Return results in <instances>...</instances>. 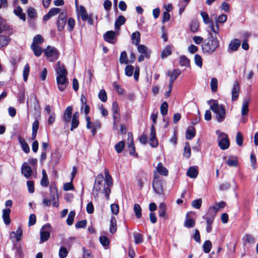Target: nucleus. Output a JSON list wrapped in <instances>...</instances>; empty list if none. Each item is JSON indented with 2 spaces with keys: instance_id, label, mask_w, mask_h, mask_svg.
<instances>
[{
  "instance_id": "39448f33",
  "label": "nucleus",
  "mask_w": 258,
  "mask_h": 258,
  "mask_svg": "<svg viewBox=\"0 0 258 258\" xmlns=\"http://www.w3.org/2000/svg\"><path fill=\"white\" fill-rule=\"evenodd\" d=\"M219 46V41L217 37L212 34L210 37L206 39L202 45V50L204 52L211 54Z\"/></svg>"
},
{
  "instance_id": "423d86ee",
  "label": "nucleus",
  "mask_w": 258,
  "mask_h": 258,
  "mask_svg": "<svg viewBox=\"0 0 258 258\" xmlns=\"http://www.w3.org/2000/svg\"><path fill=\"white\" fill-rule=\"evenodd\" d=\"M216 134L218 135V146L221 149L224 150L228 149L230 146V142L227 134L217 131Z\"/></svg>"
},
{
  "instance_id": "7ed1b4c3",
  "label": "nucleus",
  "mask_w": 258,
  "mask_h": 258,
  "mask_svg": "<svg viewBox=\"0 0 258 258\" xmlns=\"http://www.w3.org/2000/svg\"><path fill=\"white\" fill-rule=\"evenodd\" d=\"M226 206V203L222 201L219 203H216L215 205L212 207H211L208 209L207 214L203 217V218L206 220L207 223L206 231L208 233H210L212 231V225L215 219L216 213L217 211L225 207Z\"/></svg>"
},
{
  "instance_id": "0e129e2a",
  "label": "nucleus",
  "mask_w": 258,
  "mask_h": 258,
  "mask_svg": "<svg viewBox=\"0 0 258 258\" xmlns=\"http://www.w3.org/2000/svg\"><path fill=\"white\" fill-rule=\"evenodd\" d=\"M202 200L201 199L195 200L193 201L191 203V206L196 208V209H199L202 205Z\"/></svg>"
},
{
  "instance_id": "9b49d317",
  "label": "nucleus",
  "mask_w": 258,
  "mask_h": 258,
  "mask_svg": "<svg viewBox=\"0 0 258 258\" xmlns=\"http://www.w3.org/2000/svg\"><path fill=\"white\" fill-rule=\"evenodd\" d=\"M67 19V17L66 14L64 13H61L59 14L57 21L58 30L61 31L63 29L66 24Z\"/></svg>"
},
{
  "instance_id": "393cba45",
  "label": "nucleus",
  "mask_w": 258,
  "mask_h": 258,
  "mask_svg": "<svg viewBox=\"0 0 258 258\" xmlns=\"http://www.w3.org/2000/svg\"><path fill=\"white\" fill-rule=\"evenodd\" d=\"M156 171L160 174L164 176H167L168 173V170L163 166L161 162L158 164L156 167Z\"/></svg>"
},
{
  "instance_id": "5701e85b",
  "label": "nucleus",
  "mask_w": 258,
  "mask_h": 258,
  "mask_svg": "<svg viewBox=\"0 0 258 258\" xmlns=\"http://www.w3.org/2000/svg\"><path fill=\"white\" fill-rule=\"evenodd\" d=\"M138 51L143 54H144L145 56L149 58L151 52L148 49V48L144 45H138Z\"/></svg>"
},
{
  "instance_id": "a878e982",
  "label": "nucleus",
  "mask_w": 258,
  "mask_h": 258,
  "mask_svg": "<svg viewBox=\"0 0 258 258\" xmlns=\"http://www.w3.org/2000/svg\"><path fill=\"white\" fill-rule=\"evenodd\" d=\"M49 189L50 198L51 201H55L56 199H58L57 187L55 185H51L50 186Z\"/></svg>"
},
{
  "instance_id": "c03bdc74",
  "label": "nucleus",
  "mask_w": 258,
  "mask_h": 258,
  "mask_svg": "<svg viewBox=\"0 0 258 258\" xmlns=\"http://www.w3.org/2000/svg\"><path fill=\"white\" fill-rule=\"evenodd\" d=\"M243 240L244 244L248 243V244H253L254 243V238L251 235H245L243 238Z\"/></svg>"
},
{
  "instance_id": "bb28decb",
  "label": "nucleus",
  "mask_w": 258,
  "mask_h": 258,
  "mask_svg": "<svg viewBox=\"0 0 258 258\" xmlns=\"http://www.w3.org/2000/svg\"><path fill=\"white\" fill-rule=\"evenodd\" d=\"M159 216L164 219H167L166 215V205L164 203L160 204L159 206Z\"/></svg>"
},
{
  "instance_id": "a19ab883",
  "label": "nucleus",
  "mask_w": 258,
  "mask_h": 258,
  "mask_svg": "<svg viewBox=\"0 0 258 258\" xmlns=\"http://www.w3.org/2000/svg\"><path fill=\"white\" fill-rule=\"evenodd\" d=\"M124 146H125L124 142L123 141H120L118 143H117L115 145V149L118 153H120L123 151V150L124 148Z\"/></svg>"
},
{
  "instance_id": "473e14b6",
  "label": "nucleus",
  "mask_w": 258,
  "mask_h": 258,
  "mask_svg": "<svg viewBox=\"0 0 258 258\" xmlns=\"http://www.w3.org/2000/svg\"><path fill=\"white\" fill-rule=\"evenodd\" d=\"M14 12L15 15L19 16L21 20L25 21V15L23 13V10L21 7H17L14 10Z\"/></svg>"
},
{
  "instance_id": "3c124183",
  "label": "nucleus",
  "mask_w": 258,
  "mask_h": 258,
  "mask_svg": "<svg viewBox=\"0 0 258 258\" xmlns=\"http://www.w3.org/2000/svg\"><path fill=\"white\" fill-rule=\"evenodd\" d=\"M204 251L205 253H209L212 248V243L210 240H206L203 245Z\"/></svg>"
},
{
  "instance_id": "a211bd4d",
  "label": "nucleus",
  "mask_w": 258,
  "mask_h": 258,
  "mask_svg": "<svg viewBox=\"0 0 258 258\" xmlns=\"http://www.w3.org/2000/svg\"><path fill=\"white\" fill-rule=\"evenodd\" d=\"M241 41L238 39L232 40L228 45V49L231 51H236L240 45Z\"/></svg>"
},
{
  "instance_id": "aec40b11",
  "label": "nucleus",
  "mask_w": 258,
  "mask_h": 258,
  "mask_svg": "<svg viewBox=\"0 0 258 258\" xmlns=\"http://www.w3.org/2000/svg\"><path fill=\"white\" fill-rule=\"evenodd\" d=\"M72 106L67 107L65 110L62 116L63 120L65 122L68 123L70 122L72 114Z\"/></svg>"
},
{
  "instance_id": "4d7b16f0",
  "label": "nucleus",
  "mask_w": 258,
  "mask_h": 258,
  "mask_svg": "<svg viewBox=\"0 0 258 258\" xmlns=\"http://www.w3.org/2000/svg\"><path fill=\"white\" fill-rule=\"evenodd\" d=\"M194 60L196 64L201 68L203 66L202 57L199 54H197L195 55Z\"/></svg>"
},
{
  "instance_id": "0eeeda50",
  "label": "nucleus",
  "mask_w": 258,
  "mask_h": 258,
  "mask_svg": "<svg viewBox=\"0 0 258 258\" xmlns=\"http://www.w3.org/2000/svg\"><path fill=\"white\" fill-rule=\"evenodd\" d=\"M152 186L154 190L158 195L163 194V187L162 181L160 176L157 174L156 171H154V179L152 182Z\"/></svg>"
},
{
  "instance_id": "774afa93",
  "label": "nucleus",
  "mask_w": 258,
  "mask_h": 258,
  "mask_svg": "<svg viewBox=\"0 0 258 258\" xmlns=\"http://www.w3.org/2000/svg\"><path fill=\"white\" fill-rule=\"evenodd\" d=\"M28 16L31 18H35L36 17V12L35 9L30 8L27 11Z\"/></svg>"
},
{
  "instance_id": "b1692460",
  "label": "nucleus",
  "mask_w": 258,
  "mask_h": 258,
  "mask_svg": "<svg viewBox=\"0 0 258 258\" xmlns=\"http://www.w3.org/2000/svg\"><path fill=\"white\" fill-rule=\"evenodd\" d=\"M18 140L24 152L26 153H29L30 148L25 139L21 137H19Z\"/></svg>"
},
{
  "instance_id": "13d9d810",
  "label": "nucleus",
  "mask_w": 258,
  "mask_h": 258,
  "mask_svg": "<svg viewBox=\"0 0 258 258\" xmlns=\"http://www.w3.org/2000/svg\"><path fill=\"white\" fill-rule=\"evenodd\" d=\"M98 97L102 102H106L107 99V94L103 89L101 90L98 94Z\"/></svg>"
},
{
  "instance_id": "c9c22d12",
  "label": "nucleus",
  "mask_w": 258,
  "mask_h": 258,
  "mask_svg": "<svg viewBox=\"0 0 258 258\" xmlns=\"http://www.w3.org/2000/svg\"><path fill=\"white\" fill-rule=\"evenodd\" d=\"M31 49L33 50L34 54L37 56L41 55L42 52V48L37 45L31 44Z\"/></svg>"
},
{
  "instance_id": "f257e3e1",
  "label": "nucleus",
  "mask_w": 258,
  "mask_h": 258,
  "mask_svg": "<svg viewBox=\"0 0 258 258\" xmlns=\"http://www.w3.org/2000/svg\"><path fill=\"white\" fill-rule=\"evenodd\" d=\"M104 173L105 179L102 174H99L97 176L92 192L95 198H97L102 194L104 195L106 200H108L111 192V187L113 185V181L107 169H105Z\"/></svg>"
},
{
  "instance_id": "f8f14e48",
  "label": "nucleus",
  "mask_w": 258,
  "mask_h": 258,
  "mask_svg": "<svg viewBox=\"0 0 258 258\" xmlns=\"http://www.w3.org/2000/svg\"><path fill=\"white\" fill-rule=\"evenodd\" d=\"M76 7L78 16H80L83 21H87L88 16L87 12L83 6L78 7L77 0L76 1Z\"/></svg>"
},
{
  "instance_id": "f704fd0d",
  "label": "nucleus",
  "mask_w": 258,
  "mask_h": 258,
  "mask_svg": "<svg viewBox=\"0 0 258 258\" xmlns=\"http://www.w3.org/2000/svg\"><path fill=\"white\" fill-rule=\"evenodd\" d=\"M10 41L9 37L0 35V48L8 45Z\"/></svg>"
},
{
  "instance_id": "bf43d9fd",
  "label": "nucleus",
  "mask_w": 258,
  "mask_h": 258,
  "mask_svg": "<svg viewBox=\"0 0 258 258\" xmlns=\"http://www.w3.org/2000/svg\"><path fill=\"white\" fill-rule=\"evenodd\" d=\"M99 240L101 244L104 246H107L109 244V239L105 236H101L99 238Z\"/></svg>"
},
{
  "instance_id": "412c9836",
  "label": "nucleus",
  "mask_w": 258,
  "mask_h": 258,
  "mask_svg": "<svg viewBox=\"0 0 258 258\" xmlns=\"http://www.w3.org/2000/svg\"><path fill=\"white\" fill-rule=\"evenodd\" d=\"M115 36V33L114 31H109L104 34V38L105 41L110 43L114 44L115 43V41H114Z\"/></svg>"
},
{
  "instance_id": "20e7f679",
  "label": "nucleus",
  "mask_w": 258,
  "mask_h": 258,
  "mask_svg": "<svg viewBox=\"0 0 258 258\" xmlns=\"http://www.w3.org/2000/svg\"><path fill=\"white\" fill-rule=\"evenodd\" d=\"M210 105V109L215 113L216 118L219 122L223 121L225 118L226 111L224 105L219 104L217 100L211 99L207 101Z\"/></svg>"
},
{
  "instance_id": "c85d7f7f",
  "label": "nucleus",
  "mask_w": 258,
  "mask_h": 258,
  "mask_svg": "<svg viewBox=\"0 0 258 258\" xmlns=\"http://www.w3.org/2000/svg\"><path fill=\"white\" fill-rule=\"evenodd\" d=\"M117 229L116 221L114 216L111 217L110 221V228L109 231L111 233H114Z\"/></svg>"
},
{
  "instance_id": "052dcab7",
  "label": "nucleus",
  "mask_w": 258,
  "mask_h": 258,
  "mask_svg": "<svg viewBox=\"0 0 258 258\" xmlns=\"http://www.w3.org/2000/svg\"><path fill=\"white\" fill-rule=\"evenodd\" d=\"M180 74V71L178 69L173 70L172 74L170 75V80L172 81H175L178 76Z\"/></svg>"
},
{
  "instance_id": "2f4dec72",
  "label": "nucleus",
  "mask_w": 258,
  "mask_h": 258,
  "mask_svg": "<svg viewBox=\"0 0 258 258\" xmlns=\"http://www.w3.org/2000/svg\"><path fill=\"white\" fill-rule=\"evenodd\" d=\"M125 22V18L123 16H119L115 22V28L119 29L120 26L123 25Z\"/></svg>"
},
{
  "instance_id": "8fccbe9b",
  "label": "nucleus",
  "mask_w": 258,
  "mask_h": 258,
  "mask_svg": "<svg viewBox=\"0 0 258 258\" xmlns=\"http://www.w3.org/2000/svg\"><path fill=\"white\" fill-rule=\"evenodd\" d=\"M210 86L212 92H216L218 89V81L217 79L213 78L211 79Z\"/></svg>"
},
{
  "instance_id": "58836bf2",
  "label": "nucleus",
  "mask_w": 258,
  "mask_h": 258,
  "mask_svg": "<svg viewBox=\"0 0 258 258\" xmlns=\"http://www.w3.org/2000/svg\"><path fill=\"white\" fill-rule=\"evenodd\" d=\"M30 72V67L28 63H27L23 69V77L25 82H26L28 80V77Z\"/></svg>"
},
{
  "instance_id": "cd10ccee",
  "label": "nucleus",
  "mask_w": 258,
  "mask_h": 258,
  "mask_svg": "<svg viewBox=\"0 0 258 258\" xmlns=\"http://www.w3.org/2000/svg\"><path fill=\"white\" fill-rule=\"evenodd\" d=\"M132 43L136 45H138L140 42V33L139 31H136L132 33L131 35Z\"/></svg>"
},
{
  "instance_id": "c756f323",
  "label": "nucleus",
  "mask_w": 258,
  "mask_h": 258,
  "mask_svg": "<svg viewBox=\"0 0 258 258\" xmlns=\"http://www.w3.org/2000/svg\"><path fill=\"white\" fill-rule=\"evenodd\" d=\"M198 174V171L197 169L194 167H190L187 171L186 175L191 178H195L197 177Z\"/></svg>"
},
{
  "instance_id": "dca6fc26",
  "label": "nucleus",
  "mask_w": 258,
  "mask_h": 258,
  "mask_svg": "<svg viewBox=\"0 0 258 258\" xmlns=\"http://www.w3.org/2000/svg\"><path fill=\"white\" fill-rule=\"evenodd\" d=\"M6 32L8 34H11L12 31L10 30L9 26L7 25L6 21L0 17V34Z\"/></svg>"
},
{
  "instance_id": "6ab92c4d",
  "label": "nucleus",
  "mask_w": 258,
  "mask_h": 258,
  "mask_svg": "<svg viewBox=\"0 0 258 258\" xmlns=\"http://www.w3.org/2000/svg\"><path fill=\"white\" fill-rule=\"evenodd\" d=\"M79 113L78 112H76L74 113L72 119L71 127L70 128L71 131H73L78 126L79 124Z\"/></svg>"
},
{
  "instance_id": "6e6d98bb",
  "label": "nucleus",
  "mask_w": 258,
  "mask_h": 258,
  "mask_svg": "<svg viewBox=\"0 0 258 258\" xmlns=\"http://www.w3.org/2000/svg\"><path fill=\"white\" fill-rule=\"evenodd\" d=\"M191 154V151H190V147L189 146V143H186L185 144L184 149V156L186 158H189Z\"/></svg>"
},
{
  "instance_id": "1a4fd4ad",
  "label": "nucleus",
  "mask_w": 258,
  "mask_h": 258,
  "mask_svg": "<svg viewBox=\"0 0 258 258\" xmlns=\"http://www.w3.org/2000/svg\"><path fill=\"white\" fill-rule=\"evenodd\" d=\"M50 225L49 224H46L42 226L40 231V243H42L48 240L50 237Z\"/></svg>"
},
{
  "instance_id": "6e6552de",
  "label": "nucleus",
  "mask_w": 258,
  "mask_h": 258,
  "mask_svg": "<svg viewBox=\"0 0 258 258\" xmlns=\"http://www.w3.org/2000/svg\"><path fill=\"white\" fill-rule=\"evenodd\" d=\"M45 55L50 58V61H53L56 60L59 57V52L54 47L48 46L44 50Z\"/></svg>"
},
{
  "instance_id": "49530a36",
  "label": "nucleus",
  "mask_w": 258,
  "mask_h": 258,
  "mask_svg": "<svg viewBox=\"0 0 258 258\" xmlns=\"http://www.w3.org/2000/svg\"><path fill=\"white\" fill-rule=\"evenodd\" d=\"M68 250L64 246H61L59 250V258H66L68 254Z\"/></svg>"
},
{
  "instance_id": "ea45409f",
  "label": "nucleus",
  "mask_w": 258,
  "mask_h": 258,
  "mask_svg": "<svg viewBox=\"0 0 258 258\" xmlns=\"http://www.w3.org/2000/svg\"><path fill=\"white\" fill-rule=\"evenodd\" d=\"M134 211L137 218H140L142 216V209L140 206L135 204L134 206Z\"/></svg>"
},
{
  "instance_id": "2eb2a0df",
  "label": "nucleus",
  "mask_w": 258,
  "mask_h": 258,
  "mask_svg": "<svg viewBox=\"0 0 258 258\" xmlns=\"http://www.w3.org/2000/svg\"><path fill=\"white\" fill-rule=\"evenodd\" d=\"M21 172L26 178L29 179L30 178L32 171L27 163L25 162L23 164L21 168Z\"/></svg>"
},
{
  "instance_id": "7c9ffc66",
  "label": "nucleus",
  "mask_w": 258,
  "mask_h": 258,
  "mask_svg": "<svg viewBox=\"0 0 258 258\" xmlns=\"http://www.w3.org/2000/svg\"><path fill=\"white\" fill-rule=\"evenodd\" d=\"M42 178L40 181V184L42 186L47 187L48 185L49 182L48 179L47 175L45 170H42Z\"/></svg>"
},
{
  "instance_id": "79ce46f5",
  "label": "nucleus",
  "mask_w": 258,
  "mask_h": 258,
  "mask_svg": "<svg viewBox=\"0 0 258 258\" xmlns=\"http://www.w3.org/2000/svg\"><path fill=\"white\" fill-rule=\"evenodd\" d=\"M172 53L171 47L170 46H166L162 51L161 57L164 58L169 55Z\"/></svg>"
},
{
  "instance_id": "ddd939ff",
  "label": "nucleus",
  "mask_w": 258,
  "mask_h": 258,
  "mask_svg": "<svg viewBox=\"0 0 258 258\" xmlns=\"http://www.w3.org/2000/svg\"><path fill=\"white\" fill-rule=\"evenodd\" d=\"M149 143L153 147H156L158 144V141L156 138V130L154 125H152L151 128Z\"/></svg>"
},
{
  "instance_id": "9d476101",
  "label": "nucleus",
  "mask_w": 258,
  "mask_h": 258,
  "mask_svg": "<svg viewBox=\"0 0 258 258\" xmlns=\"http://www.w3.org/2000/svg\"><path fill=\"white\" fill-rule=\"evenodd\" d=\"M23 234L22 230L19 227L16 231H12L10 235V239L12 241L15 243L21 240Z\"/></svg>"
},
{
  "instance_id": "603ef678",
  "label": "nucleus",
  "mask_w": 258,
  "mask_h": 258,
  "mask_svg": "<svg viewBox=\"0 0 258 258\" xmlns=\"http://www.w3.org/2000/svg\"><path fill=\"white\" fill-rule=\"evenodd\" d=\"M226 163L231 167H235L237 165V160L236 158H229L226 161Z\"/></svg>"
},
{
  "instance_id": "a18cd8bd",
  "label": "nucleus",
  "mask_w": 258,
  "mask_h": 258,
  "mask_svg": "<svg viewBox=\"0 0 258 258\" xmlns=\"http://www.w3.org/2000/svg\"><path fill=\"white\" fill-rule=\"evenodd\" d=\"M127 54L125 51L121 52L119 58V62L121 63L127 64L129 63V60L127 58Z\"/></svg>"
},
{
  "instance_id": "37998d69",
  "label": "nucleus",
  "mask_w": 258,
  "mask_h": 258,
  "mask_svg": "<svg viewBox=\"0 0 258 258\" xmlns=\"http://www.w3.org/2000/svg\"><path fill=\"white\" fill-rule=\"evenodd\" d=\"M101 124L99 120H95L93 121V130H91V132L93 136L96 134L97 130L101 128Z\"/></svg>"
},
{
  "instance_id": "338daca9",
  "label": "nucleus",
  "mask_w": 258,
  "mask_h": 258,
  "mask_svg": "<svg viewBox=\"0 0 258 258\" xmlns=\"http://www.w3.org/2000/svg\"><path fill=\"white\" fill-rule=\"evenodd\" d=\"M111 212L113 214L117 215L119 212V206L117 204H112L110 205Z\"/></svg>"
},
{
  "instance_id": "f03ea898",
  "label": "nucleus",
  "mask_w": 258,
  "mask_h": 258,
  "mask_svg": "<svg viewBox=\"0 0 258 258\" xmlns=\"http://www.w3.org/2000/svg\"><path fill=\"white\" fill-rule=\"evenodd\" d=\"M56 65L57 68L55 71L57 86L59 91H63L66 89L69 83L67 78L68 72L65 69L64 65L61 64L60 61H58Z\"/></svg>"
},
{
  "instance_id": "09e8293b",
  "label": "nucleus",
  "mask_w": 258,
  "mask_h": 258,
  "mask_svg": "<svg viewBox=\"0 0 258 258\" xmlns=\"http://www.w3.org/2000/svg\"><path fill=\"white\" fill-rule=\"evenodd\" d=\"M43 38L41 35H37L33 38L32 44H40L43 43Z\"/></svg>"
},
{
  "instance_id": "69168bd1",
  "label": "nucleus",
  "mask_w": 258,
  "mask_h": 258,
  "mask_svg": "<svg viewBox=\"0 0 258 258\" xmlns=\"http://www.w3.org/2000/svg\"><path fill=\"white\" fill-rule=\"evenodd\" d=\"M134 237L136 244H138L143 242V238L141 234L138 233H134Z\"/></svg>"
},
{
  "instance_id": "4be33fe9",
  "label": "nucleus",
  "mask_w": 258,
  "mask_h": 258,
  "mask_svg": "<svg viewBox=\"0 0 258 258\" xmlns=\"http://www.w3.org/2000/svg\"><path fill=\"white\" fill-rule=\"evenodd\" d=\"M11 213V209L7 208L3 210V219L6 225H8L11 223V219L10 217V214Z\"/></svg>"
},
{
  "instance_id": "e2e57ef3",
  "label": "nucleus",
  "mask_w": 258,
  "mask_h": 258,
  "mask_svg": "<svg viewBox=\"0 0 258 258\" xmlns=\"http://www.w3.org/2000/svg\"><path fill=\"white\" fill-rule=\"evenodd\" d=\"M236 144L239 146H242L243 144V136L240 132H238L236 136Z\"/></svg>"
},
{
  "instance_id": "4468645a",
  "label": "nucleus",
  "mask_w": 258,
  "mask_h": 258,
  "mask_svg": "<svg viewBox=\"0 0 258 258\" xmlns=\"http://www.w3.org/2000/svg\"><path fill=\"white\" fill-rule=\"evenodd\" d=\"M240 91L239 84L237 81H235L233 84L232 89V100L236 101L237 100Z\"/></svg>"
},
{
  "instance_id": "680f3d73",
  "label": "nucleus",
  "mask_w": 258,
  "mask_h": 258,
  "mask_svg": "<svg viewBox=\"0 0 258 258\" xmlns=\"http://www.w3.org/2000/svg\"><path fill=\"white\" fill-rule=\"evenodd\" d=\"M168 104L166 102H163L160 107L161 113L163 115H165L167 113L168 111Z\"/></svg>"
},
{
  "instance_id": "72a5a7b5",
  "label": "nucleus",
  "mask_w": 258,
  "mask_h": 258,
  "mask_svg": "<svg viewBox=\"0 0 258 258\" xmlns=\"http://www.w3.org/2000/svg\"><path fill=\"white\" fill-rule=\"evenodd\" d=\"M180 66L184 67H189L190 61L185 56L181 55L179 57V60Z\"/></svg>"
},
{
  "instance_id": "4c0bfd02",
  "label": "nucleus",
  "mask_w": 258,
  "mask_h": 258,
  "mask_svg": "<svg viewBox=\"0 0 258 258\" xmlns=\"http://www.w3.org/2000/svg\"><path fill=\"white\" fill-rule=\"evenodd\" d=\"M188 214L184 223V226L186 228H191L195 226V221L192 218H187Z\"/></svg>"
},
{
  "instance_id": "e433bc0d",
  "label": "nucleus",
  "mask_w": 258,
  "mask_h": 258,
  "mask_svg": "<svg viewBox=\"0 0 258 258\" xmlns=\"http://www.w3.org/2000/svg\"><path fill=\"white\" fill-rule=\"evenodd\" d=\"M196 135V131L195 128L190 127L188 128L186 132V138L187 140H190L192 139Z\"/></svg>"
},
{
  "instance_id": "f3484780",
  "label": "nucleus",
  "mask_w": 258,
  "mask_h": 258,
  "mask_svg": "<svg viewBox=\"0 0 258 258\" xmlns=\"http://www.w3.org/2000/svg\"><path fill=\"white\" fill-rule=\"evenodd\" d=\"M250 102L249 97H245L244 98L242 102V106L241 108V114L242 116L246 115L248 112V105Z\"/></svg>"
},
{
  "instance_id": "864d4df0",
  "label": "nucleus",
  "mask_w": 258,
  "mask_h": 258,
  "mask_svg": "<svg viewBox=\"0 0 258 258\" xmlns=\"http://www.w3.org/2000/svg\"><path fill=\"white\" fill-rule=\"evenodd\" d=\"M75 216V212L74 211H71L67 219V223L68 225H72L73 224Z\"/></svg>"
},
{
  "instance_id": "5fc2aeb1",
  "label": "nucleus",
  "mask_w": 258,
  "mask_h": 258,
  "mask_svg": "<svg viewBox=\"0 0 258 258\" xmlns=\"http://www.w3.org/2000/svg\"><path fill=\"white\" fill-rule=\"evenodd\" d=\"M200 14L203 18L204 22L206 24H209L211 23V22H212V21H211V20L209 18V15L206 12L202 11V12H201Z\"/></svg>"
},
{
  "instance_id": "de8ad7c7",
  "label": "nucleus",
  "mask_w": 258,
  "mask_h": 258,
  "mask_svg": "<svg viewBox=\"0 0 258 258\" xmlns=\"http://www.w3.org/2000/svg\"><path fill=\"white\" fill-rule=\"evenodd\" d=\"M134 71V67L131 65H127L124 69V72L126 76L131 77L133 75Z\"/></svg>"
}]
</instances>
